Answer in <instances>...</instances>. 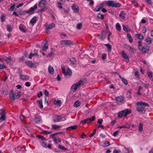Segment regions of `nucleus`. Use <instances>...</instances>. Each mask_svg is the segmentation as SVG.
I'll return each instance as SVG.
<instances>
[{"label": "nucleus", "mask_w": 153, "mask_h": 153, "mask_svg": "<svg viewBox=\"0 0 153 153\" xmlns=\"http://www.w3.org/2000/svg\"><path fill=\"white\" fill-rule=\"evenodd\" d=\"M97 16L99 18L102 19H104L103 16L100 13H99L97 14Z\"/></svg>", "instance_id": "nucleus-50"}, {"label": "nucleus", "mask_w": 153, "mask_h": 153, "mask_svg": "<svg viewBox=\"0 0 153 153\" xmlns=\"http://www.w3.org/2000/svg\"><path fill=\"white\" fill-rule=\"evenodd\" d=\"M137 37L139 39H143V36L142 34H136Z\"/></svg>", "instance_id": "nucleus-42"}, {"label": "nucleus", "mask_w": 153, "mask_h": 153, "mask_svg": "<svg viewBox=\"0 0 153 153\" xmlns=\"http://www.w3.org/2000/svg\"><path fill=\"white\" fill-rule=\"evenodd\" d=\"M53 103L55 105H60L61 103V102L60 100H55L53 101Z\"/></svg>", "instance_id": "nucleus-32"}, {"label": "nucleus", "mask_w": 153, "mask_h": 153, "mask_svg": "<svg viewBox=\"0 0 153 153\" xmlns=\"http://www.w3.org/2000/svg\"><path fill=\"white\" fill-rule=\"evenodd\" d=\"M41 143H42V146L45 147V148H47V145H46V144L45 143V142H44V141H42V142H41Z\"/></svg>", "instance_id": "nucleus-52"}, {"label": "nucleus", "mask_w": 153, "mask_h": 153, "mask_svg": "<svg viewBox=\"0 0 153 153\" xmlns=\"http://www.w3.org/2000/svg\"><path fill=\"white\" fill-rule=\"evenodd\" d=\"M41 117L39 116H38L36 117L35 119V121L36 123H39L41 121Z\"/></svg>", "instance_id": "nucleus-23"}, {"label": "nucleus", "mask_w": 153, "mask_h": 153, "mask_svg": "<svg viewBox=\"0 0 153 153\" xmlns=\"http://www.w3.org/2000/svg\"><path fill=\"white\" fill-rule=\"evenodd\" d=\"M21 96L20 92H18L14 93L13 90H11L9 94V97L11 99L14 100L20 98Z\"/></svg>", "instance_id": "nucleus-3"}, {"label": "nucleus", "mask_w": 153, "mask_h": 153, "mask_svg": "<svg viewBox=\"0 0 153 153\" xmlns=\"http://www.w3.org/2000/svg\"><path fill=\"white\" fill-rule=\"evenodd\" d=\"M1 117H0V123L4 120L5 119V113L3 109L1 110V112L0 113Z\"/></svg>", "instance_id": "nucleus-8"}, {"label": "nucleus", "mask_w": 153, "mask_h": 153, "mask_svg": "<svg viewBox=\"0 0 153 153\" xmlns=\"http://www.w3.org/2000/svg\"><path fill=\"white\" fill-rule=\"evenodd\" d=\"M53 120L54 122H58L64 121L66 120V118L61 115H55L53 117Z\"/></svg>", "instance_id": "nucleus-5"}, {"label": "nucleus", "mask_w": 153, "mask_h": 153, "mask_svg": "<svg viewBox=\"0 0 153 153\" xmlns=\"http://www.w3.org/2000/svg\"><path fill=\"white\" fill-rule=\"evenodd\" d=\"M105 45L108 48V51L111 52L112 50V47L111 45L108 44H105Z\"/></svg>", "instance_id": "nucleus-35"}, {"label": "nucleus", "mask_w": 153, "mask_h": 153, "mask_svg": "<svg viewBox=\"0 0 153 153\" xmlns=\"http://www.w3.org/2000/svg\"><path fill=\"white\" fill-rule=\"evenodd\" d=\"M42 133H44L46 134H48L51 133V132H49L46 131H42Z\"/></svg>", "instance_id": "nucleus-62"}, {"label": "nucleus", "mask_w": 153, "mask_h": 153, "mask_svg": "<svg viewBox=\"0 0 153 153\" xmlns=\"http://www.w3.org/2000/svg\"><path fill=\"white\" fill-rule=\"evenodd\" d=\"M37 5L36 4L33 7L30 8L28 10H26L25 11V13H26L31 15L34 13V11L36 10L37 9Z\"/></svg>", "instance_id": "nucleus-7"}, {"label": "nucleus", "mask_w": 153, "mask_h": 153, "mask_svg": "<svg viewBox=\"0 0 153 153\" xmlns=\"http://www.w3.org/2000/svg\"><path fill=\"white\" fill-rule=\"evenodd\" d=\"M20 30L22 32H25V29L23 28L22 25L20 24L19 26Z\"/></svg>", "instance_id": "nucleus-45"}, {"label": "nucleus", "mask_w": 153, "mask_h": 153, "mask_svg": "<svg viewBox=\"0 0 153 153\" xmlns=\"http://www.w3.org/2000/svg\"><path fill=\"white\" fill-rule=\"evenodd\" d=\"M1 22H3L5 20V15L4 13L2 14L1 16Z\"/></svg>", "instance_id": "nucleus-33"}, {"label": "nucleus", "mask_w": 153, "mask_h": 153, "mask_svg": "<svg viewBox=\"0 0 153 153\" xmlns=\"http://www.w3.org/2000/svg\"><path fill=\"white\" fill-rule=\"evenodd\" d=\"M77 126L76 125H74V126H72L69 127L67 128V129L71 128L72 129L74 130L77 128Z\"/></svg>", "instance_id": "nucleus-44"}, {"label": "nucleus", "mask_w": 153, "mask_h": 153, "mask_svg": "<svg viewBox=\"0 0 153 153\" xmlns=\"http://www.w3.org/2000/svg\"><path fill=\"white\" fill-rule=\"evenodd\" d=\"M42 44L44 45V46L43 47L42 49L43 50H46L48 48V45L47 42H42Z\"/></svg>", "instance_id": "nucleus-29"}, {"label": "nucleus", "mask_w": 153, "mask_h": 153, "mask_svg": "<svg viewBox=\"0 0 153 153\" xmlns=\"http://www.w3.org/2000/svg\"><path fill=\"white\" fill-rule=\"evenodd\" d=\"M146 42L148 44H151L152 42V40L151 38L149 36H147L145 39Z\"/></svg>", "instance_id": "nucleus-30"}, {"label": "nucleus", "mask_w": 153, "mask_h": 153, "mask_svg": "<svg viewBox=\"0 0 153 153\" xmlns=\"http://www.w3.org/2000/svg\"><path fill=\"white\" fill-rule=\"evenodd\" d=\"M121 54L122 56L123 57L125 60L126 62H128L129 61V59L128 56L127 55L126 53L124 51H122L121 52Z\"/></svg>", "instance_id": "nucleus-10"}, {"label": "nucleus", "mask_w": 153, "mask_h": 153, "mask_svg": "<svg viewBox=\"0 0 153 153\" xmlns=\"http://www.w3.org/2000/svg\"><path fill=\"white\" fill-rule=\"evenodd\" d=\"M126 13L125 11H121L119 15V16L122 19L124 20L126 18L125 16Z\"/></svg>", "instance_id": "nucleus-16"}, {"label": "nucleus", "mask_w": 153, "mask_h": 153, "mask_svg": "<svg viewBox=\"0 0 153 153\" xmlns=\"http://www.w3.org/2000/svg\"><path fill=\"white\" fill-rule=\"evenodd\" d=\"M131 113V110L129 109H126L119 112L118 114V117L121 118L123 117H126L128 114Z\"/></svg>", "instance_id": "nucleus-4"}, {"label": "nucleus", "mask_w": 153, "mask_h": 153, "mask_svg": "<svg viewBox=\"0 0 153 153\" xmlns=\"http://www.w3.org/2000/svg\"><path fill=\"white\" fill-rule=\"evenodd\" d=\"M63 46H68L74 45L73 42L69 40H62L60 42Z\"/></svg>", "instance_id": "nucleus-6"}, {"label": "nucleus", "mask_w": 153, "mask_h": 153, "mask_svg": "<svg viewBox=\"0 0 153 153\" xmlns=\"http://www.w3.org/2000/svg\"><path fill=\"white\" fill-rule=\"evenodd\" d=\"M87 122H88L87 120L86 119L84 120H82V121H81L80 123V124H85V123H86Z\"/></svg>", "instance_id": "nucleus-51"}, {"label": "nucleus", "mask_w": 153, "mask_h": 153, "mask_svg": "<svg viewBox=\"0 0 153 153\" xmlns=\"http://www.w3.org/2000/svg\"><path fill=\"white\" fill-rule=\"evenodd\" d=\"M25 64L30 68L33 67L34 66V64L30 61L26 62Z\"/></svg>", "instance_id": "nucleus-22"}, {"label": "nucleus", "mask_w": 153, "mask_h": 153, "mask_svg": "<svg viewBox=\"0 0 153 153\" xmlns=\"http://www.w3.org/2000/svg\"><path fill=\"white\" fill-rule=\"evenodd\" d=\"M15 7V4H14L13 5H12L11 6V7L8 9V10L9 11H12L14 10Z\"/></svg>", "instance_id": "nucleus-43"}, {"label": "nucleus", "mask_w": 153, "mask_h": 153, "mask_svg": "<svg viewBox=\"0 0 153 153\" xmlns=\"http://www.w3.org/2000/svg\"><path fill=\"white\" fill-rule=\"evenodd\" d=\"M58 148L59 149H60L62 150H67V148H66L65 147H63L61 145H59L58 146Z\"/></svg>", "instance_id": "nucleus-49"}, {"label": "nucleus", "mask_w": 153, "mask_h": 153, "mask_svg": "<svg viewBox=\"0 0 153 153\" xmlns=\"http://www.w3.org/2000/svg\"><path fill=\"white\" fill-rule=\"evenodd\" d=\"M20 78L23 80H27L29 79V76L27 75H20Z\"/></svg>", "instance_id": "nucleus-18"}, {"label": "nucleus", "mask_w": 153, "mask_h": 153, "mask_svg": "<svg viewBox=\"0 0 153 153\" xmlns=\"http://www.w3.org/2000/svg\"><path fill=\"white\" fill-rule=\"evenodd\" d=\"M37 102L38 103V105L40 108H43L42 100V99L37 100Z\"/></svg>", "instance_id": "nucleus-25"}, {"label": "nucleus", "mask_w": 153, "mask_h": 153, "mask_svg": "<svg viewBox=\"0 0 153 153\" xmlns=\"http://www.w3.org/2000/svg\"><path fill=\"white\" fill-rule=\"evenodd\" d=\"M103 120L102 119L99 120L97 122V123L99 125H101L102 123Z\"/></svg>", "instance_id": "nucleus-58"}, {"label": "nucleus", "mask_w": 153, "mask_h": 153, "mask_svg": "<svg viewBox=\"0 0 153 153\" xmlns=\"http://www.w3.org/2000/svg\"><path fill=\"white\" fill-rule=\"evenodd\" d=\"M60 126H57L56 125H52V128L54 130L58 129L61 127Z\"/></svg>", "instance_id": "nucleus-38"}, {"label": "nucleus", "mask_w": 153, "mask_h": 153, "mask_svg": "<svg viewBox=\"0 0 153 153\" xmlns=\"http://www.w3.org/2000/svg\"><path fill=\"white\" fill-rule=\"evenodd\" d=\"M104 144L105 146H107L110 144L109 142L108 141H105L104 143Z\"/></svg>", "instance_id": "nucleus-61"}, {"label": "nucleus", "mask_w": 153, "mask_h": 153, "mask_svg": "<svg viewBox=\"0 0 153 153\" xmlns=\"http://www.w3.org/2000/svg\"><path fill=\"white\" fill-rule=\"evenodd\" d=\"M123 100V98L122 97H118L116 98V101L118 102H121Z\"/></svg>", "instance_id": "nucleus-27"}, {"label": "nucleus", "mask_w": 153, "mask_h": 153, "mask_svg": "<svg viewBox=\"0 0 153 153\" xmlns=\"http://www.w3.org/2000/svg\"><path fill=\"white\" fill-rule=\"evenodd\" d=\"M148 105V103L145 102H138L137 103L136 109L140 113H144L145 112V107Z\"/></svg>", "instance_id": "nucleus-1"}, {"label": "nucleus", "mask_w": 153, "mask_h": 153, "mask_svg": "<svg viewBox=\"0 0 153 153\" xmlns=\"http://www.w3.org/2000/svg\"><path fill=\"white\" fill-rule=\"evenodd\" d=\"M19 118H20V120L24 122H25V118L23 115L20 116L19 117Z\"/></svg>", "instance_id": "nucleus-46"}, {"label": "nucleus", "mask_w": 153, "mask_h": 153, "mask_svg": "<svg viewBox=\"0 0 153 153\" xmlns=\"http://www.w3.org/2000/svg\"><path fill=\"white\" fill-rule=\"evenodd\" d=\"M69 64L71 65L74 67V65L76 64V60L75 58H71L70 59L69 61Z\"/></svg>", "instance_id": "nucleus-11"}, {"label": "nucleus", "mask_w": 153, "mask_h": 153, "mask_svg": "<svg viewBox=\"0 0 153 153\" xmlns=\"http://www.w3.org/2000/svg\"><path fill=\"white\" fill-rule=\"evenodd\" d=\"M147 74L149 77L150 78L152 79V81H153V76L152 72L150 71H148Z\"/></svg>", "instance_id": "nucleus-39"}, {"label": "nucleus", "mask_w": 153, "mask_h": 153, "mask_svg": "<svg viewBox=\"0 0 153 153\" xmlns=\"http://www.w3.org/2000/svg\"><path fill=\"white\" fill-rule=\"evenodd\" d=\"M86 82V80L84 79H82L73 85L71 88L72 91H75L80 85H83Z\"/></svg>", "instance_id": "nucleus-2"}, {"label": "nucleus", "mask_w": 153, "mask_h": 153, "mask_svg": "<svg viewBox=\"0 0 153 153\" xmlns=\"http://www.w3.org/2000/svg\"><path fill=\"white\" fill-rule=\"evenodd\" d=\"M72 8L75 12H78L79 11V9L78 6L76 4H73L72 6Z\"/></svg>", "instance_id": "nucleus-14"}, {"label": "nucleus", "mask_w": 153, "mask_h": 153, "mask_svg": "<svg viewBox=\"0 0 153 153\" xmlns=\"http://www.w3.org/2000/svg\"><path fill=\"white\" fill-rule=\"evenodd\" d=\"M116 28L118 31H120L121 30V27L120 24L118 23L116 24Z\"/></svg>", "instance_id": "nucleus-41"}, {"label": "nucleus", "mask_w": 153, "mask_h": 153, "mask_svg": "<svg viewBox=\"0 0 153 153\" xmlns=\"http://www.w3.org/2000/svg\"><path fill=\"white\" fill-rule=\"evenodd\" d=\"M103 7V5L102 4H100L98 5L95 8L94 11L96 12H98L99 11L101 8H102Z\"/></svg>", "instance_id": "nucleus-20"}, {"label": "nucleus", "mask_w": 153, "mask_h": 153, "mask_svg": "<svg viewBox=\"0 0 153 153\" xmlns=\"http://www.w3.org/2000/svg\"><path fill=\"white\" fill-rule=\"evenodd\" d=\"M61 3L60 2H58V4L57 7L59 9H61L62 8V6H61Z\"/></svg>", "instance_id": "nucleus-64"}, {"label": "nucleus", "mask_w": 153, "mask_h": 153, "mask_svg": "<svg viewBox=\"0 0 153 153\" xmlns=\"http://www.w3.org/2000/svg\"><path fill=\"white\" fill-rule=\"evenodd\" d=\"M114 1H108L107 2V4L108 6H111L113 7H114L113 6L114 5Z\"/></svg>", "instance_id": "nucleus-31"}, {"label": "nucleus", "mask_w": 153, "mask_h": 153, "mask_svg": "<svg viewBox=\"0 0 153 153\" xmlns=\"http://www.w3.org/2000/svg\"><path fill=\"white\" fill-rule=\"evenodd\" d=\"M112 34V33L110 31H109V34L108 35V40H109L111 39V35Z\"/></svg>", "instance_id": "nucleus-60"}, {"label": "nucleus", "mask_w": 153, "mask_h": 153, "mask_svg": "<svg viewBox=\"0 0 153 153\" xmlns=\"http://www.w3.org/2000/svg\"><path fill=\"white\" fill-rule=\"evenodd\" d=\"M81 104V102L79 101H77L75 102L74 104V106L75 107H79Z\"/></svg>", "instance_id": "nucleus-36"}, {"label": "nucleus", "mask_w": 153, "mask_h": 153, "mask_svg": "<svg viewBox=\"0 0 153 153\" xmlns=\"http://www.w3.org/2000/svg\"><path fill=\"white\" fill-rule=\"evenodd\" d=\"M63 74L65 76L68 75L69 76H71L72 74V72L71 70L68 68L67 69L66 71H65Z\"/></svg>", "instance_id": "nucleus-12"}, {"label": "nucleus", "mask_w": 153, "mask_h": 153, "mask_svg": "<svg viewBox=\"0 0 153 153\" xmlns=\"http://www.w3.org/2000/svg\"><path fill=\"white\" fill-rule=\"evenodd\" d=\"M82 27V24H81L80 23L78 24L77 25L76 27L77 28L78 30L80 29Z\"/></svg>", "instance_id": "nucleus-48"}, {"label": "nucleus", "mask_w": 153, "mask_h": 153, "mask_svg": "<svg viewBox=\"0 0 153 153\" xmlns=\"http://www.w3.org/2000/svg\"><path fill=\"white\" fill-rule=\"evenodd\" d=\"M7 30L9 31H11L12 29L11 26L10 25H7Z\"/></svg>", "instance_id": "nucleus-53"}, {"label": "nucleus", "mask_w": 153, "mask_h": 153, "mask_svg": "<svg viewBox=\"0 0 153 153\" xmlns=\"http://www.w3.org/2000/svg\"><path fill=\"white\" fill-rule=\"evenodd\" d=\"M42 91H40L37 94V97L39 98L42 95Z\"/></svg>", "instance_id": "nucleus-63"}, {"label": "nucleus", "mask_w": 153, "mask_h": 153, "mask_svg": "<svg viewBox=\"0 0 153 153\" xmlns=\"http://www.w3.org/2000/svg\"><path fill=\"white\" fill-rule=\"evenodd\" d=\"M11 58L10 57H6L5 60H4V61L8 63L11 62Z\"/></svg>", "instance_id": "nucleus-34"}, {"label": "nucleus", "mask_w": 153, "mask_h": 153, "mask_svg": "<svg viewBox=\"0 0 153 153\" xmlns=\"http://www.w3.org/2000/svg\"><path fill=\"white\" fill-rule=\"evenodd\" d=\"M121 146L125 150V151L123 150V152L125 153H132L133 150L130 148H127L123 145H121Z\"/></svg>", "instance_id": "nucleus-9"}, {"label": "nucleus", "mask_w": 153, "mask_h": 153, "mask_svg": "<svg viewBox=\"0 0 153 153\" xmlns=\"http://www.w3.org/2000/svg\"><path fill=\"white\" fill-rule=\"evenodd\" d=\"M142 32L143 33H145L146 32V29L145 27L144 26L143 27V30Z\"/></svg>", "instance_id": "nucleus-55"}, {"label": "nucleus", "mask_w": 153, "mask_h": 153, "mask_svg": "<svg viewBox=\"0 0 153 153\" xmlns=\"http://www.w3.org/2000/svg\"><path fill=\"white\" fill-rule=\"evenodd\" d=\"M61 66L62 69V70L63 73V72H64V71H65V65L63 64H62Z\"/></svg>", "instance_id": "nucleus-54"}, {"label": "nucleus", "mask_w": 153, "mask_h": 153, "mask_svg": "<svg viewBox=\"0 0 153 153\" xmlns=\"http://www.w3.org/2000/svg\"><path fill=\"white\" fill-rule=\"evenodd\" d=\"M132 2L134 4V6L135 7H137L138 6V4L137 2L135 1L134 0L132 1Z\"/></svg>", "instance_id": "nucleus-56"}, {"label": "nucleus", "mask_w": 153, "mask_h": 153, "mask_svg": "<svg viewBox=\"0 0 153 153\" xmlns=\"http://www.w3.org/2000/svg\"><path fill=\"white\" fill-rule=\"evenodd\" d=\"M37 21V17L36 16L33 17L30 21V23L32 25H33Z\"/></svg>", "instance_id": "nucleus-21"}, {"label": "nucleus", "mask_w": 153, "mask_h": 153, "mask_svg": "<svg viewBox=\"0 0 153 153\" xmlns=\"http://www.w3.org/2000/svg\"><path fill=\"white\" fill-rule=\"evenodd\" d=\"M37 55H38V54L37 53H32L30 54L28 56V58L30 59H31L33 56Z\"/></svg>", "instance_id": "nucleus-40"}, {"label": "nucleus", "mask_w": 153, "mask_h": 153, "mask_svg": "<svg viewBox=\"0 0 153 153\" xmlns=\"http://www.w3.org/2000/svg\"><path fill=\"white\" fill-rule=\"evenodd\" d=\"M55 26V24L52 23L49 25L46 24L45 25L46 28L47 29H51Z\"/></svg>", "instance_id": "nucleus-15"}, {"label": "nucleus", "mask_w": 153, "mask_h": 153, "mask_svg": "<svg viewBox=\"0 0 153 153\" xmlns=\"http://www.w3.org/2000/svg\"><path fill=\"white\" fill-rule=\"evenodd\" d=\"M123 30L126 32H128L130 31V29L129 27L127 25H123Z\"/></svg>", "instance_id": "nucleus-26"}, {"label": "nucleus", "mask_w": 153, "mask_h": 153, "mask_svg": "<svg viewBox=\"0 0 153 153\" xmlns=\"http://www.w3.org/2000/svg\"><path fill=\"white\" fill-rule=\"evenodd\" d=\"M143 124L142 123H140L139 126V131H143Z\"/></svg>", "instance_id": "nucleus-37"}, {"label": "nucleus", "mask_w": 153, "mask_h": 153, "mask_svg": "<svg viewBox=\"0 0 153 153\" xmlns=\"http://www.w3.org/2000/svg\"><path fill=\"white\" fill-rule=\"evenodd\" d=\"M50 137L53 138V141L55 143H57L58 142H60V140L59 139L57 138L53 134L51 135Z\"/></svg>", "instance_id": "nucleus-17"}, {"label": "nucleus", "mask_w": 153, "mask_h": 153, "mask_svg": "<svg viewBox=\"0 0 153 153\" xmlns=\"http://www.w3.org/2000/svg\"><path fill=\"white\" fill-rule=\"evenodd\" d=\"M119 76L123 83L125 85H127L128 84V81L126 79L124 78L121 77L120 75H119Z\"/></svg>", "instance_id": "nucleus-28"}, {"label": "nucleus", "mask_w": 153, "mask_h": 153, "mask_svg": "<svg viewBox=\"0 0 153 153\" xmlns=\"http://www.w3.org/2000/svg\"><path fill=\"white\" fill-rule=\"evenodd\" d=\"M113 153H121V152L120 150L114 149L113 150Z\"/></svg>", "instance_id": "nucleus-57"}, {"label": "nucleus", "mask_w": 153, "mask_h": 153, "mask_svg": "<svg viewBox=\"0 0 153 153\" xmlns=\"http://www.w3.org/2000/svg\"><path fill=\"white\" fill-rule=\"evenodd\" d=\"M46 1L45 0H41L38 4L39 7H42L45 6L46 4Z\"/></svg>", "instance_id": "nucleus-13"}, {"label": "nucleus", "mask_w": 153, "mask_h": 153, "mask_svg": "<svg viewBox=\"0 0 153 153\" xmlns=\"http://www.w3.org/2000/svg\"><path fill=\"white\" fill-rule=\"evenodd\" d=\"M121 5L119 3H114V5L113 6L114 7H120Z\"/></svg>", "instance_id": "nucleus-47"}, {"label": "nucleus", "mask_w": 153, "mask_h": 153, "mask_svg": "<svg viewBox=\"0 0 153 153\" xmlns=\"http://www.w3.org/2000/svg\"><path fill=\"white\" fill-rule=\"evenodd\" d=\"M96 132V129H95L94 130L93 132L91 134L90 137H91L94 136Z\"/></svg>", "instance_id": "nucleus-59"}, {"label": "nucleus", "mask_w": 153, "mask_h": 153, "mask_svg": "<svg viewBox=\"0 0 153 153\" xmlns=\"http://www.w3.org/2000/svg\"><path fill=\"white\" fill-rule=\"evenodd\" d=\"M149 48L148 46H144L142 49V51L144 53H147L148 52L149 50Z\"/></svg>", "instance_id": "nucleus-19"}, {"label": "nucleus", "mask_w": 153, "mask_h": 153, "mask_svg": "<svg viewBox=\"0 0 153 153\" xmlns=\"http://www.w3.org/2000/svg\"><path fill=\"white\" fill-rule=\"evenodd\" d=\"M48 71L49 73L51 74H53L54 73V69L53 67L51 65L49 66Z\"/></svg>", "instance_id": "nucleus-24"}]
</instances>
